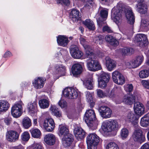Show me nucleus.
<instances>
[{"instance_id": "72a5a7b5", "label": "nucleus", "mask_w": 149, "mask_h": 149, "mask_svg": "<svg viewBox=\"0 0 149 149\" xmlns=\"http://www.w3.org/2000/svg\"><path fill=\"white\" fill-rule=\"evenodd\" d=\"M143 60V56H140L137 57L134 59L132 60L133 63L132 66L134 68H136L140 65L142 62Z\"/></svg>"}, {"instance_id": "0e129e2a", "label": "nucleus", "mask_w": 149, "mask_h": 149, "mask_svg": "<svg viewBox=\"0 0 149 149\" xmlns=\"http://www.w3.org/2000/svg\"><path fill=\"white\" fill-rule=\"evenodd\" d=\"M11 119L10 118H6L4 120V122L7 125H9L11 122Z\"/></svg>"}, {"instance_id": "6ab92c4d", "label": "nucleus", "mask_w": 149, "mask_h": 149, "mask_svg": "<svg viewBox=\"0 0 149 149\" xmlns=\"http://www.w3.org/2000/svg\"><path fill=\"white\" fill-rule=\"evenodd\" d=\"M45 81L46 79L45 78L39 77L34 79L33 81L32 84L36 89H40L43 87Z\"/></svg>"}, {"instance_id": "052dcab7", "label": "nucleus", "mask_w": 149, "mask_h": 149, "mask_svg": "<svg viewBox=\"0 0 149 149\" xmlns=\"http://www.w3.org/2000/svg\"><path fill=\"white\" fill-rule=\"evenodd\" d=\"M13 56L12 53L9 51L7 50L3 56V57L4 58H7Z\"/></svg>"}, {"instance_id": "4d7b16f0", "label": "nucleus", "mask_w": 149, "mask_h": 149, "mask_svg": "<svg viewBox=\"0 0 149 149\" xmlns=\"http://www.w3.org/2000/svg\"><path fill=\"white\" fill-rule=\"evenodd\" d=\"M133 86L132 84H128L124 86L125 90L127 92H130L133 89Z\"/></svg>"}, {"instance_id": "bb28decb", "label": "nucleus", "mask_w": 149, "mask_h": 149, "mask_svg": "<svg viewBox=\"0 0 149 149\" xmlns=\"http://www.w3.org/2000/svg\"><path fill=\"white\" fill-rule=\"evenodd\" d=\"M37 102L36 101H32L29 103L27 105V109L30 113H34L38 111Z\"/></svg>"}, {"instance_id": "a18cd8bd", "label": "nucleus", "mask_w": 149, "mask_h": 149, "mask_svg": "<svg viewBox=\"0 0 149 149\" xmlns=\"http://www.w3.org/2000/svg\"><path fill=\"white\" fill-rule=\"evenodd\" d=\"M129 131L126 128H124L122 129L120 131V135L121 138L124 139L128 136Z\"/></svg>"}, {"instance_id": "9b49d317", "label": "nucleus", "mask_w": 149, "mask_h": 149, "mask_svg": "<svg viewBox=\"0 0 149 149\" xmlns=\"http://www.w3.org/2000/svg\"><path fill=\"white\" fill-rule=\"evenodd\" d=\"M110 79L109 75L107 73H103L98 79V85L100 87L103 88L105 87Z\"/></svg>"}, {"instance_id": "0eeeda50", "label": "nucleus", "mask_w": 149, "mask_h": 149, "mask_svg": "<svg viewBox=\"0 0 149 149\" xmlns=\"http://www.w3.org/2000/svg\"><path fill=\"white\" fill-rule=\"evenodd\" d=\"M78 94L77 90L72 88H66L63 91V96L69 99L76 98L78 96Z\"/></svg>"}, {"instance_id": "8fccbe9b", "label": "nucleus", "mask_w": 149, "mask_h": 149, "mask_svg": "<svg viewBox=\"0 0 149 149\" xmlns=\"http://www.w3.org/2000/svg\"><path fill=\"white\" fill-rule=\"evenodd\" d=\"M30 138L29 134L27 132L23 133L21 135L22 140L24 141H27Z\"/></svg>"}, {"instance_id": "c85d7f7f", "label": "nucleus", "mask_w": 149, "mask_h": 149, "mask_svg": "<svg viewBox=\"0 0 149 149\" xmlns=\"http://www.w3.org/2000/svg\"><path fill=\"white\" fill-rule=\"evenodd\" d=\"M57 41L59 45L63 47L66 46L69 40L67 37L64 36L59 35L57 37Z\"/></svg>"}, {"instance_id": "cd10ccee", "label": "nucleus", "mask_w": 149, "mask_h": 149, "mask_svg": "<svg viewBox=\"0 0 149 149\" xmlns=\"http://www.w3.org/2000/svg\"><path fill=\"white\" fill-rule=\"evenodd\" d=\"M44 141L47 144L52 145L55 142V137L52 134H48L45 135L44 138Z\"/></svg>"}, {"instance_id": "473e14b6", "label": "nucleus", "mask_w": 149, "mask_h": 149, "mask_svg": "<svg viewBox=\"0 0 149 149\" xmlns=\"http://www.w3.org/2000/svg\"><path fill=\"white\" fill-rule=\"evenodd\" d=\"M105 39L110 45L114 46H116L118 44V41L111 36L109 35L106 36L105 37Z\"/></svg>"}, {"instance_id": "4c0bfd02", "label": "nucleus", "mask_w": 149, "mask_h": 149, "mask_svg": "<svg viewBox=\"0 0 149 149\" xmlns=\"http://www.w3.org/2000/svg\"><path fill=\"white\" fill-rule=\"evenodd\" d=\"M50 110L51 111L52 115L58 117H60L61 116V111L55 106L52 105L50 108Z\"/></svg>"}, {"instance_id": "c9c22d12", "label": "nucleus", "mask_w": 149, "mask_h": 149, "mask_svg": "<svg viewBox=\"0 0 149 149\" xmlns=\"http://www.w3.org/2000/svg\"><path fill=\"white\" fill-rule=\"evenodd\" d=\"M83 24L89 29L94 30L95 27L93 22L90 19H86L83 22Z\"/></svg>"}, {"instance_id": "39448f33", "label": "nucleus", "mask_w": 149, "mask_h": 149, "mask_svg": "<svg viewBox=\"0 0 149 149\" xmlns=\"http://www.w3.org/2000/svg\"><path fill=\"white\" fill-rule=\"evenodd\" d=\"M132 138L134 141L141 144L144 142L146 140L145 136L143 134L141 127L138 126L135 128Z\"/></svg>"}, {"instance_id": "774afa93", "label": "nucleus", "mask_w": 149, "mask_h": 149, "mask_svg": "<svg viewBox=\"0 0 149 149\" xmlns=\"http://www.w3.org/2000/svg\"><path fill=\"white\" fill-rule=\"evenodd\" d=\"M69 0H62V5L67 6L70 4Z\"/></svg>"}, {"instance_id": "aec40b11", "label": "nucleus", "mask_w": 149, "mask_h": 149, "mask_svg": "<svg viewBox=\"0 0 149 149\" xmlns=\"http://www.w3.org/2000/svg\"><path fill=\"white\" fill-rule=\"evenodd\" d=\"M82 67L79 63L74 64L72 68V72L73 75L77 77L80 75L82 72Z\"/></svg>"}, {"instance_id": "423d86ee", "label": "nucleus", "mask_w": 149, "mask_h": 149, "mask_svg": "<svg viewBox=\"0 0 149 149\" xmlns=\"http://www.w3.org/2000/svg\"><path fill=\"white\" fill-rule=\"evenodd\" d=\"M133 41L134 42L140 47L145 46L148 43L147 36L146 35L142 33L137 34L135 36Z\"/></svg>"}, {"instance_id": "393cba45", "label": "nucleus", "mask_w": 149, "mask_h": 149, "mask_svg": "<svg viewBox=\"0 0 149 149\" xmlns=\"http://www.w3.org/2000/svg\"><path fill=\"white\" fill-rule=\"evenodd\" d=\"M125 119L126 121L131 123L133 125H136V127L137 126V118L135 114L132 112L129 113Z\"/></svg>"}, {"instance_id": "c756f323", "label": "nucleus", "mask_w": 149, "mask_h": 149, "mask_svg": "<svg viewBox=\"0 0 149 149\" xmlns=\"http://www.w3.org/2000/svg\"><path fill=\"white\" fill-rule=\"evenodd\" d=\"M81 16L79 11L75 9H73L70 14V17L71 19L74 22L79 20Z\"/></svg>"}, {"instance_id": "7ed1b4c3", "label": "nucleus", "mask_w": 149, "mask_h": 149, "mask_svg": "<svg viewBox=\"0 0 149 149\" xmlns=\"http://www.w3.org/2000/svg\"><path fill=\"white\" fill-rule=\"evenodd\" d=\"M100 139L95 133L89 134L86 139L88 149H97Z\"/></svg>"}, {"instance_id": "f8f14e48", "label": "nucleus", "mask_w": 149, "mask_h": 149, "mask_svg": "<svg viewBox=\"0 0 149 149\" xmlns=\"http://www.w3.org/2000/svg\"><path fill=\"white\" fill-rule=\"evenodd\" d=\"M70 52L72 56L76 59H80L83 55V52L79 49L77 46L75 45L71 46Z\"/></svg>"}, {"instance_id": "a211bd4d", "label": "nucleus", "mask_w": 149, "mask_h": 149, "mask_svg": "<svg viewBox=\"0 0 149 149\" xmlns=\"http://www.w3.org/2000/svg\"><path fill=\"white\" fill-rule=\"evenodd\" d=\"M73 139L71 134H68L66 136L62 138V142L63 146L65 147H68L70 146L74 147V145L72 143Z\"/></svg>"}, {"instance_id": "c03bdc74", "label": "nucleus", "mask_w": 149, "mask_h": 149, "mask_svg": "<svg viewBox=\"0 0 149 149\" xmlns=\"http://www.w3.org/2000/svg\"><path fill=\"white\" fill-rule=\"evenodd\" d=\"M141 27L146 30L149 29V21L148 19H142L141 25Z\"/></svg>"}, {"instance_id": "1a4fd4ad", "label": "nucleus", "mask_w": 149, "mask_h": 149, "mask_svg": "<svg viewBox=\"0 0 149 149\" xmlns=\"http://www.w3.org/2000/svg\"><path fill=\"white\" fill-rule=\"evenodd\" d=\"M22 103L20 102L14 105L11 109V113L13 116L15 118H17L22 115Z\"/></svg>"}, {"instance_id": "ddd939ff", "label": "nucleus", "mask_w": 149, "mask_h": 149, "mask_svg": "<svg viewBox=\"0 0 149 149\" xmlns=\"http://www.w3.org/2000/svg\"><path fill=\"white\" fill-rule=\"evenodd\" d=\"M80 43L83 45L84 48L86 53V55H87L88 57L90 58H92L95 56L93 50L88 45V42L86 41L85 39L83 37L80 38Z\"/></svg>"}, {"instance_id": "13d9d810", "label": "nucleus", "mask_w": 149, "mask_h": 149, "mask_svg": "<svg viewBox=\"0 0 149 149\" xmlns=\"http://www.w3.org/2000/svg\"><path fill=\"white\" fill-rule=\"evenodd\" d=\"M58 104L59 106L62 108H65L67 106V103L65 101L61 99L58 102Z\"/></svg>"}, {"instance_id": "5701e85b", "label": "nucleus", "mask_w": 149, "mask_h": 149, "mask_svg": "<svg viewBox=\"0 0 149 149\" xmlns=\"http://www.w3.org/2000/svg\"><path fill=\"white\" fill-rule=\"evenodd\" d=\"M105 63L106 67L109 71L112 70L116 66V62L108 56L105 58Z\"/></svg>"}, {"instance_id": "e2e57ef3", "label": "nucleus", "mask_w": 149, "mask_h": 149, "mask_svg": "<svg viewBox=\"0 0 149 149\" xmlns=\"http://www.w3.org/2000/svg\"><path fill=\"white\" fill-rule=\"evenodd\" d=\"M141 83L144 87L149 88V81H148L143 80L142 81Z\"/></svg>"}, {"instance_id": "9d476101", "label": "nucleus", "mask_w": 149, "mask_h": 149, "mask_svg": "<svg viewBox=\"0 0 149 149\" xmlns=\"http://www.w3.org/2000/svg\"><path fill=\"white\" fill-rule=\"evenodd\" d=\"M95 119V115L94 110L89 109L86 111L84 117V119L87 124H92Z\"/></svg>"}, {"instance_id": "37998d69", "label": "nucleus", "mask_w": 149, "mask_h": 149, "mask_svg": "<svg viewBox=\"0 0 149 149\" xmlns=\"http://www.w3.org/2000/svg\"><path fill=\"white\" fill-rule=\"evenodd\" d=\"M149 76V70L144 69L141 71L139 73V76L141 79H144L148 77Z\"/></svg>"}, {"instance_id": "6e6552de", "label": "nucleus", "mask_w": 149, "mask_h": 149, "mask_svg": "<svg viewBox=\"0 0 149 149\" xmlns=\"http://www.w3.org/2000/svg\"><path fill=\"white\" fill-rule=\"evenodd\" d=\"M19 134L20 133L16 131L9 130L6 133V139L9 142H15L18 140Z\"/></svg>"}, {"instance_id": "f704fd0d", "label": "nucleus", "mask_w": 149, "mask_h": 149, "mask_svg": "<svg viewBox=\"0 0 149 149\" xmlns=\"http://www.w3.org/2000/svg\"><path fill=\"white\" fill-rule=\"evenodd\" d=\"M49 101L47 99H42L39 101V105L40 108L42 109L47 108L49 106Z\"/></svg>"}, {"instance_id": "e433bc0d", "label": "nucleus", "mask_w": 149, "mask_h": 149, "mask_svg": "<svg viewBox=\"0 0 149 149\" xmlns=\"http://www.w3.org/2000/svg\"><path fill=\"white\" fill-rule=\"evenodd\" d=\"M33 137L36 138H40L41 136V132L38 129H31L29 130Z\"/></svg>"}, {"instance_id": "ea45409f", "label": "nucleus", "mask_w": 149, "mask_h": 149, "mask_svg": "<svg viewBox=\"0 0 149 149\" xmlns=\"http://www.w3.org/2000/svg\"><path fill=\"white\" fill-rule=\"evenodd\" d=\"M93 80L91 77L88 78L87 80H85L84 81V84L86 87L88 89H91L93 87Z\"/></svg>"}, {"instance_id": "6e6d98bb", "label": "nucleus", "mask_w": 149, "mask_h": 149, "mask_svg": "<svg viewBox=\"0 0 149 149\" xmlns=\"http://www.w3.org/2000/svg\"><path fill=\"white\" fill-rule=\"evenodd\" d=\"M94 4L93 0H86L84 7L86 8L89 9L91 6H92Z\"/></svg>"}, {"instance_id": "338daca9", "label": "nucleus", "mask_w": 149, "mask_h": 149, "mask_svg": "<svg viewBox=\"0 0 149 149\" xmlns=\"http://www.w3.org/2000/svg\"><path fill=\"white\" fill-rule=\"evenodd\" d=\"M141 149H149V144L146 143L141 147Z\"/></svg>"}, {"instance_id": "a878e982", "label": "nucleus", "mask_w": 149, "mask_h": 149, "mask_svg": "<svg viewBox=\"0 0 149 149\" xmlns=\"http://www.w3.org/2000/svg\"><path fill=\"white\" fill-rule=\"evenodd\" d=\"M74 132L76 137L78 140L84 138L85 133L84 130L79 127H76L74 129Z\"/></svg>"}, {"instance_id": "4468645a", "label": "nucleus", "mask_w": 149, "mask_h": 149, "mask_svg": "<svg viewBox=\"0 0 149 149\" xmlns=\"http://www.w3.org/2000/svg\"><path fill=\"white\" fill-rule=\"evenodd\" d=\"M65 72L66 68L63 65L61 64H57L55 67L53 75L58 79L61 76L64 75Z\"/></svg>"}, {"instance_id": "2f4dec72", "label": "nucleus", "mask_w": 149, "mask_h": 149, "mask_svg": "<svg viewBox=\"0 0 149 149\" xmlns=\"http://www.w3.org/2000/svg\"><path fill=\"white\" fill-rule=\"evenodd\" d=\"M10 107L9 103L6 101L0 100V112H5Z\"/></svg>"}, {"instance_id": "864d4df0", "label": "nucleus", "mask_w": 149, "mask_h": 149, "mask_svg": "<svg viewBox=\"0 0 149 149\" xmlns=\"http://www.w3.org/2000/svg\"><path fill=\"white\" fill-rule=\"evenodd\" d=\"M27 149H44L43 147L40 143H35L33 146L28 147Z\"/></svg>"}, {"instance_id": "20e7f679", "label": "nucleus", "mask_w": 149, "mask_h": 149, "mask_svg": "<svg viewBox=\"0 0 149 149\" xmlns=\"http://www.w3.org/2000/svg\"><path fill=\"white\" fill-rule=\"evenodd\" d=\"M94 54L95 56L92 58L88 57L87 55H86L87 58L90 59L87 62V68L90 71L95 72L100 70L101 67L99 63L97 60L94 59L96 56L94 53Z\"/></svg>"}, {"instance_id": "69168bd1", "label": "nucleus", "mask_w": 149, "mask_h": 149, "mask_svg": "<svg viewBox=\"0 0 149 149\" xmlns=\"http://www.w3.org/2000/svg\"><path fill=\"white\" fill-rule=\"evenodd\" d=\"M133 63L132 61L128 62L126 63V66L129 68H134L132 66Z\"/></svg>"}, {"instance_id": "dca6fc26", "label": "nucleus", "mask_w": 149, "mask_h": 149, "mask_svg": "<svg viewBox=\"0 0 149 149\" xmlns=\"http://www.w3.org/2000/svg\"><path fill=\"white\" fill-rule=\"evenodd\" d=\"M137 10L141 14L145 13L147 11V6L144 0H136Z\"/></svg>"}, {"instance_id": "49530a36", "label": "nucleus", "mask_w": 149, "mask_h": 149, "mask_svg": "<svg viewBox=\"0 0 149 149\" xmlns=\"http://www.w3.org/2000/svg\"><path fill=\"white\" fill-rule=\"evenodd\" d=\"M106 149H119L118 145L115 142H110L106 146Z\"/></svg>"}, {"instance_id": "09e8293b", "label": "nucleus", "mask_w": 149, "mask_h": 149, "mask_svg": "<svg viewBox=\"0 0 149 149\" xmlns=\"http://www.w3.org/2000/svg\"><path fill=\"white\" fill-rule=\"evenodd\" d=\"M122 74L117 70H115L112 74V77L113 81L115 83Z\"/></svg>"}, {"instance_id": "603ef678", "label": "nucleus", "mask_w": 149, "mask_h": 149, "mask_svg": "<svg viewBox=\"0 0 149 149\" xmlns=\"http://www.w3.org/2000/svg\"><path fill=\"white\" fill-rule=\"evenodd\" d=\"M103 37L101 36H95L93 39L94 41L96 44L101 45L103 43Z\"/></svg>"}, {"instance_id": "b1692460", "label": "nucleus", "mask_w": 149, "mask_h": 149, "mask_svg": "<svg viewBox=\"0 0 149 149\" xmlns=\"http://www.w3.org/2000/svg\"><path fill=\"white\" fill-rule=\"evenodd\" d=\"M58 135L60 137L66 136L70 134L69 133V130L67 127L63 124L60 125L59 126Z\"/></svg>"}, {"instance_id": "58836bf2", "label": "nucleus", "mask_w": 149, "mask_h": 149, "mask_svg": "<svg viewBox=\"0 0 149 149\" xmlns=\"http://www.w3.org/2000/svg\"><path fill=\"white\" fill-rule=\"evenodd\" d=\"M22 124L25 129H27L31 126V120L29 118L25 117L22 120Z\"/></svg>"}, {"instance_id": "4be33fe9", "label": "nucleus", "mask_w": 149, "mask_h": 149, "mask_svg": "<svg viewBox=\"0 0 149 149\" xmlns=\"http://www.w3.org/2000/svg\"><path fill=\"white\" fill-rule=\"evenodd\" d=\"M135 100V97L134 96L127 94L125 95L123 97L122 102L127 105H131Z\"/></svg>"}, {"instance_id": "7c9ffc66", "label": "nucleus", "mask_w": 149, "mask_h": 149, "mask_svg": "<svg viewBox=\"0 0 149 149\" xmlns=\"http://www.w3.org/2000/svg\"><path fill=\"white\" fill-rule=\"evenodd\" d=\"M140 124L141 126L144 127H146L149 125V113L141 118Z\"/></svg>"}, {"instance_id": "de8ad7c7", "label": "nucleus", "mask_w": 149, "mask_h": 149, "mask_svg": "<svg viewBox=\"0 0 149 149\" xmlns=\"http://www.w3.org/2000/svg\"><path fill=\"white\" fill-rule=\"evenodd\" d=\"M67 54L68 52L66 50H61L57 53L56 54H55V56L56 57H58L60 58H64Z\"/></svg>"}, {"instance_id": "f257e3e1", "label": "nucleus", "mask_w": 149, "mask_h": 149, "mask_svg": "<svg viewBox=\"0 0 149 149\" xmlns=\"http://www.w3.org/2000/svg\"><path fill=\"white\" fill-rule=\"evenodd\" d=\"M123 11L125 12L127 23L131 25L132 27L135 22L134 14L131 8H125L124 5L121 2H119L117 6L112 9L111 14L112 19L118 24L121 20V13Z\"/></svg>"}, {"instance_id": "f3484780", "label": "nucleus", "mask_w": 149, "mask_h": 149, "mask_svg": "<svg viewBox=\"0 0 149 149\" xmlns=\"http://www.w3.org/2000/svg\"><path fill=\"white\" fill-rule=\"evenodd\" d=\"M43 127L47 131H52L55 127V123L53 119L52 118L45 119L43 123Z\"/></svg>"}, {"instance_id": "2eb2a0df", "label": "nucleus", "mask_w": 149, "mask_h": 149, "mask_svg": "<svg viewBox=\"0 0 149 149\" xmlns=\"http://www.w3.org/2000/svg\"><path fill=\"white\" fill-rule=\"evenodd\" d=\"M98 111L100 115L103 118H107L111 117L112 111L109 108L106 106H102L99 109Z\"/></svg>"}, {"instance_id": "bf43d9fd", "label": "nucleus", "mask_w": 149, "mask_h": 149, "mask_svg": "<svg viewBox=\"0 0 149 149\" xmlns=\"http://www.w3.org/2000/svg\"><path fill=\"white\" fill-rule=\"evenodd\" d=\"M97 95L100 97H104L107 95L105 93H103V91L100 89H97Z\"/></svg>"}, {"instance_id": "680f3d73", "label": "nucleus", "mask_w": 149, "mask_h": 149, "mask_svg": "<svg viewBox=\"0 0 149 149\" xmlns=\"http://www.w3.org/2000/svg\"><path fill=\"white\" fill-rule=\"evenodd\" d=\"M102 30L103 32H107L108 33H111L113 32L111 28L107 26H104L102 28Z\"/></svg>"}, {"instance_id": "a19ab883", "label": "nucleus", "mask_w": 149, "mask_h": 149, "mask_svg": "<svg viewBox=\"0 0 149 149\" xmlns=\"http://www.w3.org/2000/svg\"><path fill=\"white\" fill-rule=\"evenodd\" d=\"M133 49L129 47H125L120 49V51L121 54L124 55H128L132 52Z\"/></svg>"}, {"instance_id": "f03ea898", "label": "nucleus", "mask_w": 149, "mask_h": 149, "mask_svg": "<svg viewBox=\"0 0 149 149\" xmlns=\"http://www.w3.org/2000/svg\"><path fill=\"white\" fill-rule=\"evenodd\" d=\"M120 127L118 122L116 120H111L104 121L102 124V132L104 135H107L109 132L118 130Z\"/></svg>"}, {"instance_id": "5fc2aeb1", "label": "nucleus", "mask_w": 149, "mask_h": 149, "mask_svg": "<svg viewBox=\"0 0 149 149\" xmlns=\"http://www.w3.org/2000/svg\"><path fill=\"white\" fill-rule=\"evenodd\" d=\"M108 15V11L107 10L103 9L100 11V15L102 18L106 20Z\"/></svg>"}, {"instance_id": "3c124183", "label": "nucleus", "mask_w": 149, "mask_h": 149, "mask_svg": "<svg viewBox=\"0 0 149 149\" xmlns=\"http://www.w3.org/2000/svg\"><path fill=\"white\" fill-rule=\"evenodd\" d=\"M125 78L123 75L122 74L115 83L119 85H122L125 84Z\"/></svg>"}, {"instance_id": "79ce46f5", "label": "nucleus", "mask_w": 149, "mask_h": 149, "mask_svg": "<svg viewBox=\"0 0 149 149\" xmlns=\"http://www.w3.org/2000/svg\"><path fill=\"white\" fill-rule=\"evenodd\" d=\"M86 97L87 101L90 104L91 107H93L94 105L93 102V97L91 94L89 92H87L86 93Z\"/></svg>"}, {"instance_id": "412c9836", "label": "nucleus", "mask_w": 149, "mask_h": 149, "mask_svg": "<svg viewBox=\"0 0 149 149\" xmlns=\"http://www.w3.org/2000/svg\"><path fill=\"white\" fill-rule=\"evenodd\" d=\"M134 108L135 113L138 115L143 114L145 112L144 105L139 102H135L134 104Z\"/></svg>"}]
</instances>
